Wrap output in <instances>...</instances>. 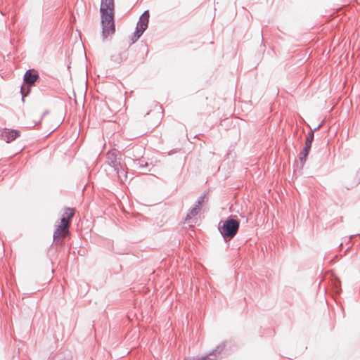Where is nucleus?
Masks as SVG:
<instances>
[{
	"mask_svg": "<svg viewBox=\"0 0 360 360\" xmlns=\"http://www.w3.org/2000/svg\"><path fill=\"white\" fill-rule=\"evenodd\" d=\"M239 221L229 217L225 221H221L219 224L218 229L224 241L227 243L236 236L239 230Z\"/></svg>",
	"mask_w": 360,
	"mask_h": 360,
	"instance_id": "f257e3e1",
	"label": "nucleus"
},
{
	"mask_svg": "<svg viewBox=\"0 0 360 360\" xmlns=\"http://www.w3.org/2000/svg\"><path fill=\"white\" fill-rule=\"evenodd\" d=\"M100 13L101 15L102 35L103 39H106L115 32L114 11H105L104 8H102L100 9Z\"/></svg>",
	"mask_w": 360,
	"mask_h": 360,
	"instance_id": "f03ea898",
	"label": "nucleus"
},
{
	"mask_svg": "<svg viewBox=\"0 0 360 360\" xmlns=\"http://www.w3.org/2000/svg\"><path fill=\"white\" fill-rule=\"evenodd\" d=\"M38 78L39 75L36 70H28L26 71L23 78L25 84H23L20 89L22 101H24V98L29 94L30 86L33 85Z\"/></svg>",
	"mask_w": 360,
	"mask_h": 360,
	"instance_id": "7ed1b4c3",
	"label": "nucleus"
},
{
	"mask_svg": "<svg viewBox=\"0 0 360 360\" xmlns=\"http://www.w3.org/2000/svg\"><path fill=\"white\" fill-rule=\"evenodd\" d=\"M321 127L322 123H321L318 127H315L313 130H311L308 133L305 141L304 147L299 155V158L301 162L303 163L306 161L314 139V132L319 130Z\"/></svg>",
	"mask_w": 360,
	"mask_h": 360,
	"instance_id": "20e7f679",
	"label": "nucleus"
},
{
	"mask_svg": "<svg viewBox=\"0 0 360 360\" xmlns=\"http://www.w3.org/2000/svg\"><path fill=\"white\" fill-rule=\"evenodd\" d=\"M106 163L114 169L122 165L120 152L114 149L106 153Z\"/></svg>",
	"mask_w": 360,
	"mask_h": 360,
	"instance_id": "39448f33",
	"label": "nucleus"
},
{
	"mask_svg": "<svg viewBox=\"0 0 360 360\" xmlns=\"http://www.w3.org/2000/svg\"><path fill=\"white\" fill-rule=\"evenodd\" d=\"M20 132L16 129H8L6 128L0 130V137L7 143L14 141L20 136Z\"/></svg>",
	"mask_w": 360,
	"mask_h": 360,
	"instance_id": "423d86ee",
	"label": "nucleus"
},
{
	"mask_svg": "<svg viewBox=\"0 0 360 360\" xmlns=\"http://www.w3.org/2000/svg\"><path fill=\"white\" fill-rule=\"evenodd\" d=\"M224 348V343L219 345L214 349L211 351L206 356H202L201 360H220L221 359V354Z\"/></svg>",
	"mask_w": 360,
	"mask_h": 360,
	"instance_id": "0eeeda50",
	"label": "nucleus"
},
{
	"mask_svg": "<svg viewBox=\"0 0 360 360\" xmlns=\"http://www.w3.org/2000/svg\"><path fill=\"white\" fill-rule=\"evenodd\" d=\"M70 235V231L68 230V228L66 226H63L60 224L56 225V230L54 231L53 238L54 241H56V243H58V240L60 238H65Z\"/></svg>",
	"mask_w": 360,
	"mask_h": 360,
	"instance_id": "6e6552de",
	"label": "nucleus"
},
{
	"mask_svg": "<svg viewBox=\"0 0 360 360\" xmlns=\"http://www.w3.org/2000/svg\"><path fill=\"white\" fill-rule=\"evenodd\" d=\"M150 13L149 11H145L139 17V21L136 24V29L144 32L148 28L149 22Z\"/></svg>",
	"mask_w": 360,
	"mask_h": 360,
	"instance_id": "1a4fd4ad",
	"label": "nucleus"
},
{
	"mask_svg": "<svg viewBox=\"0 0 360 360\" xmlns=\"http://www.w3.org/2000/svg\"><path fill=\"white\" fill-rule=\"evenodd\" d=\"M117 174L118 179L120 182H124L127 179V172L125 167L122 164L114 169Z\"/></svg>",
	"mask_w": 360,
	"mask_h": 360,
	"instance_id": "9d476101",
	"label": "nucleus"
},
{
	"mask_svg": "<svg viewBox=\"0 0 360 360\" xmlns=\"http://www.w3.org/2000/svg\"><path fill=\"white\" fill-rule=\"evenodd\" d=\"M104 8L105 11H114L115 4L114 0H101L100 9Z\"/></svg>",
	"mask_w": 360,
	"mask_h": 360,
	"instance_id": "9b49d317",
	"label": "nucleus"
},
{
	"mask_svg": "<svg viewBox=\"0 0 360 360\" xmlns=\"http://www.w3.org/2000/svg\"><path fill=\"white\" fill-rule=\"evenodd\" d=\"M200 209L201 208L198 207V205H195V206L192 207L188 212L186 217V220L191 219L193 217L196 216L200 212Z\"/></svg>",
	"mask_w": 360,
	"mask_h": 360,
	"instance_id": "f8f14e48",
	"label": "nucleus"
},
{
	"mask_svg": "<svg viewBox=\"0 0 360 360\" xmlns=\"http://www.w3.org/2000/svg\"><path fill=\"white\" fill-rule=\"evenodd\" d=\"M63 214H65V216L67 217V219L70 221V219L75 215V210L70 208V207H67L65 209V212Z\"/></svg>",
	"mask_w": 360,
	"mask_h": 360,
	"instance_id": "ddd939ff",
	"label": "nucleus"
},
{
	"mask_svg": "<svg viewBox=\"0 0 360 360\" xmlns=\"http://www.w3.org/2000/svg\"><path fill=\"white\" fill-rule=\"evenodd\" d=\"M143 34V32L136 29L132 37H131V43L134 44L135 43L140 37Z\"/></svg>",
	"mask_w": 360,
	"mask_h": 360,
	"instance_id": "4468645a",
	"label": "nucleus"
},
{
	"mask_svg": "<svg viewBox=\"0 0 360 360\" xmlns=\"http://www.w3.org/2000/svg\"><path fill=\"white\" fill-rule=\"evenodd\" d=\"M135 164L136 165L137 167L141 170H143L146 167L148 166V163H143V161L142 160H136Z\"/></svg>",
	"mask_w": 360,
	"mask_h": 360,
	"instance_id": "2eb2a0df",
	"label": "nucleus"
},
{
	"mask_svg": "<svg viewBox=\"0 0 360 360\" xmlns=\"http://www.w3.org/2000/svg\"><path fill=\"white\" fill-rule=\"evenodd\" d=\"M70 224V221L67 219V217L65 216V214H63V217L60 219V225L63 226L69 227Z\"/></svg>",
	"mask_w": 360,
	"mask_h": 360,
	"instance_id": "dca6fc26",
	"label": "nucleus"
},
{
	"mask_svg": "<svg viewBox=\"0 0 360 360\" xmlns=\"http://www.w3.org/2000/svg\"><path fill=\"white\" fill-rule=\"evenodd\" d=\"M204 200H205V195L200 196L198 198L195 205H198V207H200L201 208V205L204 202Z\"/></svg>",
	"mask_w": 360,
	"mask_h": 360,
	"instance_id": "f3484780",
	"label": "nucleus"
},
{
	"mask_svg": "<svg viewBox=\"0 0 360 360\" xmlns=\"http://www.w3.org/2000/svg\"><path fill=\"white\" fill-rule=\"evenodd\" d=\"M63 360H71L70 357H65Z\"/></svg>",
	"mask_w": 360,
	"mask_h": 360,
	"instance_id": "a211bd4d",
	"label": "nucleus"
},
{
	"mask_svg": "<svg viewBox=\"0 0 360 360\" xmlns=\"http://www.w3.org/2000/svg\"><path fill=\"white\" fill-rule=\"evenodd\" d=\"M47 113H48V111H45V112L43 113L42 117H43L45 115H47Z\"/></svg>",
	"mask_w": 360,
	"mask_h": 360,
	"instance_id": "6ab92c4d",
	"label": "nucleus"
},
{
	"mask_svg": "<svg viewBox=\"0 0 360 360\" xmlns=\"http://www.w3.org/2000/svg\"><path fill=\"white\" fill-rule=\"evenodd\" d=\"M198 360H201V358H200V359H198Z\"/></svg>",
	"mask_w": 360,
	"mask_h": 360,
	"instance_id": "aec40b11",
	"label": "nucleus"
}]
</instances>
